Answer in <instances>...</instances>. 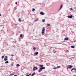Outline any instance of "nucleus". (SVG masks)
<instances>
[{
	"instance_id": "obj_1",
	"label": "nucleus",
	"mask_w": 76,
	"mask_h": 76,
	"mask_svg": "<svg viewBox=\"0 0 76 76\" xmlns=\"http://www.w3.org/2000/svg\"><path fill=\"white\" fill-rule=\"evenodd\" d=\"M45 27H43L42 28V35H44L45 34Z\"/></svg>"
},
{
	"instance_id": "obj_2",
	"label": "nucleus",
	"mask_w": 76,
	"mask_h": 76,
	"mask_svg": "<svg viewBox=\"0 0 76 76\" xmlns=\"http://www.w3.org/2000/svg\"><path fill=\"white\" fill-rule=\"evenodd\" d=\"M71 72H72V73H76V69L75 68H73L72 70H71Z\"/></svg>"
},
{
	"instance_id": "obj_3",
	"label": "nucleus",
	"mask_w": 76,
	"mask_h": 76,
	"mask_svg": "<svg viewBox=\"0 0 76 76\" xmlns=\"http://www.w3.org/2000/svg\"><path fill=\"white\" fill-rule=\"evenodd\" d=\"M67 67H68L66 68V69H69V68L71 69V68H72V67H73V66H72V65H68Z\"/></svg>"
},
{
	"instance_id": "obj_4",
	"label": "nucleus",
	"mask_w": 76,
	"mask_h": 76,
	"mask_svg": "<svg viewBox=\"0 0 76 76\" xmlns=\"http://www.w3.org/2000/svg\"><path fill=\"white\" fill-rule=\"evenodd\" d=\"M60 66H58L57 67H56L55 66L53 67V69H58V68H60Z\"/></svg>"
},
{
	"instance_id": "obj_5",
	"label": "nucleus",
	"mask_w": 76,
	"mask_h": 76,
	"mask_svg": "<svg viewBox=\"0 0 76 76\" xmlns=\"http://www.w3.org/2000/svg\"><path fill=\"white\" fill-rule=\"evenodd\" d=\"M45 69V67L42 66V67L39 68V69L42 70V69Z\"/></svg>"
},
{
	"instance_id": "obj_6",
	"label": "nucleus",
	"mask_w": 76,
	"mask_h": 76,
	"mask_svg": "<svg viewBox=\"0 0 76 76\" xmlns=\"http://www.w3.org/2000/svg\"><path fill=\"white\" fill-rule=\"evenodd\" d=\"M37 69H38L37 67H34L33 68V71H35V70H37Z\"/></svg>"
},
{
	"instance_id": "obj_7",
	"label": "nucleus",
	"mask_w": 76,
	"mask_h": 76,
	"mask_svg": "<svg viewBox=\"0 0 76 76\" xmlns=\"http://www.w3.org/2000/svg\"><path fill=\"white\" fill-rule=\"evenodd\" d=\"M38 54V52H36L34 53V56H37V55Z\"/></svg>"
},
{
	"instance_id": "obj_8",
	"label": "nucleus",
	"mask_w": 76,
	"mask_h": 76,
	"mask_svg": "<svg viewBox=\"0 0 76 76\" xmlns=\"http://www.w3.org/2000/svg\"><path fill=\"white\" fill-rule=\"evenodd\" d=\"M68 18H73V15H71V16H68Z\"/></svg>"
},
{
	"instance_id": "obj_9",
	"label": "nucleus",
	"mask_w": 76,
	"mask_h": 76,
	"mask_svg": "<svg viewBox=\"0 0 76 76\" xmlns=\"http://www.w3.org/2000/svg\"><path fill=\"white\" fill-rule=\"evenodd\" d=\"M69 40V38H64V41H68Z\"/></svg>"
},
{
	"instance_id": "obj_10",
	"label": "nucleus",
	"mask_w": 76,
	"mask_h": 76,
	"mask_svg": "<svg viewBox=\"0 0 76 76\" xmlns=\"http://www.w3.org/2000/svg\"><path fill=\"white\" fill-rule=\"evenodd\" d=\"M62 7H63V5H61L60 8L59 10H61V8H62Z\"/></svg>"
},
{
	"instance_id": "obj_11",
	"label": "nucleus",
	"mask_w": 76,
	"mask_h": 76,
	"mask_svg": "<svg viewBox=\"0 0 76 76\" xmlns=\"http://www.w3.org/2000/svg\"><path fill=\"white\" fill-rule=\"evenodd\" d=\"M40 14L41 15H44V13H43V12H41L40 13Z\"/></svg>"
},
{
	"instance_id": "obj_12",
	"label": "nucleus",
	"mask_w": 76,
	"mask_h": 76,
	"mask_svg": "<svg viewBox=\"0 0 76 76\" xmlns=\"http://www.w3.org/2000/svg\"><path fill=\"white\" fill-rule=\"evenodd\" d=\"M47 26H50V24L47 23Z\"/></svg>"
},
{
	"instance_id": "obj_13",
	"label": "nucleus",
	"mask_w": 76,
	"mask_h": 76,
	"mask_svg": "<svg viewBox=\"0 0 76 76\" xmlns=\"http://www.w3.org/2000/svg\"><path fill=\"white\" fill-rule=\"evenodd\" d=\"M18 21L19 22H22V20L20 19V18H19L18 19Z\"/></svg>"
},
{
	"instance_id": "obj_14",
	"label": "nucleus",
	"mask_w": 76,
	"mask_h": 76,
	"mask_svg": "<svg viewBox=\"0 0 76 76\" xmlns=\"http://www.w3.org/2000/svg\"><path fill=\"white\" fill-rule=\"evenodd\" d=\"M71 47L72 48H75V46H71Z\"/></svg>"
},
{
	"instance_id": "obj_15",
	"label": "nucleus",
	"mask_w": 76,
	"mask_h": 76,
	"mask_svg": "<svg viewBox=\"0 0 76 76\" xmlns=\"http://www.w3.org/2000/svg\"><path fill=\"white\" fill-rule=\"evenodd\" d=\"M35 73L34 72L32 74L31 76H34V75H35Z\"/></svg>"
},
{
	"instance_id": "obj_16",
	"label": "nucleus",
	"mask_w": 76,
	"mask_h": 76,
	"mask_svg": "<svg viewBox=\"0 0 76 76\" xmlns=\"http://www.w3.org/2000/svg\"><path fill=\"white\" fill-rule=\"evenodd\" d=\"M5 63H9V61H7L5 62Z\"/></svg>"
},
{
	"instance_id": "obj_17",
	"label": "nucleus",
	"mask_w": 76,
	"mask_h": 76,
	"mask_svg": "<svg viewBox=\"0 0 76 76\" xmlns=\"http://www.w3.org/2000/svg\"><path fill=\"white\" fill-rule=\"evenodd\" d=\"M22 35H23L22 34H20V37H21V38H22Z\"/></svg>"
},
{
	"instance_id": "obj_18",
	"label": "nucleus",
	"mask_w": 76,
	"mask_h": 76,
	"mask_svg": "<svg viewBox=\"0 0 76 76\" xmlns=\"http://www.w3.org/2000/svg\"><path fill=\"white\" fill-rule=\"evenodd\" d=\"M4 61H6L7 60V59L6 58H4Z\"/></svg>"
},
{
	"instance_id": "obj_19",
	"label": "nucleus",
	"mask_w": 76,
	"mask_h": 76,
	"mask_svg": "<svg viewBox=\"0 0 76 76\" xmlns=\"http://www.w3.org/2000/svg\"><path fill=\"white\" fill-rule=\"evenodd\" d=\"M16 66H20V65H19V64H17L16 65Z\"/></svg>"
},
{
	"instance_id": "obj_20",
	"label": "nucleus",
	"mask_w": 76,
	"mask_h": 76,
	"mask_svg": "<svg viewBox=\"0 0 76 76\" xmlns=\"http://www.w3.org/2000/svg\"><path fill=\"white\" fill-rule=\"evenodd\" d=\"M35 9L34 8H33L32 9V11H35Z\"/></svg>"
},
{
	"instance_id": "obj_21",
	"label": "nucleus",
	"mask_w": 76,
	"mask_h": 76,
	"mask_svg": "<svg viewBox=\"0 0 76 76\" xmlns=\"http://www.w3.org/2000/svg\"><path fill=\"white\" fill-rule=\"evenodd\" d=\"M39 66L40 67H42V66H43V65H40Z\"/></svg>"
},
{
	"instance_id": "obj_22",
	"label": "nucleus",
	"mask_w": 76,
	"mask_h": 76,
	"mask_svg": "<svg viewBox=\"0 0 76 76\" xmlns=\"http://www.w3.org/2000/svg\"><path fill=\"white\" fill-rule=\"evenodd\" d=\"M13 75H14V74H10V76H13Z\"/></svg>"
},
{
	"instance_id": "obj_23",
	"label": "nucleus",
	"mask_w": 76,
	"mask_h": 76,
	"mask_svg": "<svg viewBox=\"0 0 76 76\" xmlns=\"http://www.w3.org/2000/svg\"><path fill=\"white\" fill-rule=\"evenodd\" d=\"M42 22H45V19H43L42 20Z\"/></svg>"
},
{
	"instance_id": "obj_24",
	"label": "nucleus",
	"mask_w": 76,
	"mask_h": 76,
	"mask_svg": "<svg viewBox=\"0 0 76 76\" xmlns=\"http://www.w3.org/2000/svg\"><path fill=\"white\" fill-rule=\"evenodd\" d=\"M33 50H36V48H35V47H34L33 48Z\"/></svg>"
},
{
	"instance_id": "obj_25",
	"label": "nucleus",
	"mask_w": 76,
	"mask_h": 76,
	"mask_svg": "<svg viewBox=\"0 0 76 76\" xmlns=\"http://www.w3.org/2000/svg\"><path fill=\"white\" fill-rule=\"evenodd\" d=\"M42 70L40 69V70H39V72H41L42 71Z\"/></svg>"
},
{
	"instance_id": "obj_26",
	"label": "nucleus",
	"mask_w": 76,
	"mask_h": 76,
	"mask_svg": "<svg viewBox=\"0 0 76 76\" xmlns=\"http://www.w3.org/2000/svg\"><path fill=\"white\" fill-rule=\"evenodd\" d=\"M4 58V56H3L2 57H1V58Z\"/></svg>"
},
{
	"instance_id": "obj_27",
	"label": "nucleus",
	"mask_w": 76,
	"mask_h": 76,
	"mask_svg": "<svg viewBox=\"0 0 76 76\" xmlns=\"http://www.w3.org/2000/svg\"><path fill=\"white\" fill-rule=\"evenodd\" d=\"M38 20V19L37 18V19L36 20H35V21H37Z\"/></svg>"
},
{
	"instance_id": "obj_28",
	"label": "nucleus",
	"mask_w": 76,
	"mask_h": 76,
	"mask_svg": "<svg viewBox=\"0 0 76 76\" xmlns=\"http://www.w3.org/2000/svg\"><path fill=\"white\" fill-rule=\"evenodd\" d=\"M5 57L6 58L7 57V56H5Z\"/></svg>"
},
{
	"instance_id": "obj_29",
	"label": "nucleus",
	"mask_w": 76,
	"mask_h": 76,
	"mask_svg": "<svg viewBox=\"0 0 76 76\" xmlns=\"http://www.w3.org/2000/svg\"><path fill=\"white\" fill-rule=\"evenodd\" d=\"M56 53V51H55L54 52V53Z\"/></svg>"
},
{
	"instance_id": "obj_30",
	"label": "nucleus",
	"mask_w": 76,
	"mask_h": 76,
	"mask_svg": "<svg viewBox=\"0 0 76 76\" xmlns=\"http://www.w3.org/2000/svg\"><path fill=\"white\" fill-rule=\"evenodd\" d=\"M15 4H18V2H15Z\"/></svg>"
},
{
	"instance_id": "obj_31",
	"label": "nucleus",
	"mask_w": 76,
	"mask_h": 76,
	"mask_svg": "<svg viewBox=\"0 0 76 76\" xmlns=\"http://www.w3.org/2000/svg\"><path fill=\"white\" fill-rule=\"evenodd\" d=\"M70 10H73V9L72 8H70Z\"/></svg>"
},
{
	"instance_id": "obj_32",
	"label": "nucleus",
	"mask_w": 76,
	"mask_h": 76,
	"mask_svg": "<svg viewBox=\"0 0 76 76\" xmlns=\"http://www.w3.org/2000/svg\"><path fill=\"white\" fill-rule=\"evenodd\" d=\"M29 76H30V75H31V74H29Z\"/></svg>"
},
{
	"instance_id": "obj_33",
	"label": "nucleus",
	"mask_w": 76,
	"mask_h": 76,
	"mask_svg": "<svg viewBox=\"0 0 76 76\" xmlns=\"http://www.w3.org/2000/svg\"><path fill=\"white\" fill-rule=\"evenodd\" d=\"M14 76H18V75H14Z\"/></svg>"
},
{
	"instance_id": "obj_34",
	"label": "nucleus",
	"mask_w": 76,
	"mask_h": 76,
	"mask_svg": "<svg viewBox=\"0 0 76 76\" xmlns=\"http://www.w3.org/2000/svg\"><path fill=\"white\" fill-rule=\"evenodd\" d=\"M26 76H29V75H27Z\"/></svg>"
},
{
	"instance_id": "obj_35",
	"label": "nucleus",
	"mask_w": 76,
	"mask_h": 76,
	"mask_svg": "<svg viewBox=\"0 0 76 76\" xmlns=\"http://www.w3.org/2000/svg\"><path fill=\"white\" fill-rule=\"evenodd\" d=\"M1 16V14H0V16Z\"/></svg>"
},
{
	"instance_id": "obj_36",
	"label": "nucleus",
	"mask_w": 76,
	"mask_h": 76,
	"mask_svg": "<svg viewBox=\"0 0 76 76\" xmlns=\"http://www.w3.org/2000/svg\"><path fill=\"white\" fill-rule=\"evenodd\" d=\"M12 56H14V55H12Z\"/></svg>"
},
{
	"instance_id": "obj_37",
	"label": "nucleus",
	"mask_w": 76,
	"mask_h": 76,
	"mask_svg": "<svg viewBox=\"0 0 76 76\" xmlns=\"http://www.w3.org/2000/svg\"><path fill=\"white\" fill-rule=\"evenodd\" d=\"M76 76V75H74V76Z\"/></svg>"
},
{
	"instance_id": "obj_38",
	"label": "nucleus",
	"mask_w": 76,
	"mask_h": 76,
	"mask_svg": "<svg viewBox=\"0 0 76 76\" xmlns=\"http://www.w3.org/2000/svg\"><path fill=\"white\" fill-rule=\"evenodd\" d=\"M12 65L13 66V64H12Z\"/></svg>"
}]
</instances>
